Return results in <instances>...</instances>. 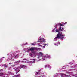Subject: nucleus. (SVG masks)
I'll list each match as a JSON object with an SVG mask.
<instances>
[{"label":"nucleus","mask_w":77,"mask_h":77,"mask_svg":"<svg viewBox=\"0 0 77 77\" xmlns=\"http://www.w3.org/2000/svg\"><path fill=\"white\" fill-rule=\"evenodd\" d=\"M32 44V45H35V44H34V43H32V44Z\"/></svg>","instance_id":"obj_14"},{"label":"nucleus","mask_w":77,"mask_h":77,"mask_svg":"<svg viewBox=\"0 0 77 77\" xmlns=\"http://www.w3.org/2000/svg\"><path fill=\"white\" fill-rule=\"evenodd\" d=\"M18 76H19V75H17V77H18Z\"/></svg>","instance_id":"obj_26"},{"label":"nucleus","mask_w":77,"mask_h":77,"mask_svg":"<svg viewBox=\"0 0 77 77\" xmlns=\"http://www.w3.org/2000/svg\"><path fill=\"white\" fill-rule=\"evenodd\" d=\"M45 44V45H46V44Z\"/></svg>","instance_id":"obj_28"},{"label":"nucleus","mask_w":77,"mask_h":77,"mask_svg":"<svg viewBox=\"0 0 77 77\" xmlns=\"http://www.w3.org/2000/svg\"><path fill=\"white\" fill-rule=\"evenodd\" d=\"M26 67V66L24 65H20V67H14L13 69H14L15 71H17L18 69H21V68H24Z\"/></svg>","instance_id":"obj_2"},{"label":"nucleus","mask_w":77,"mask_h":77,"mask_svg":"<svg viewBox=\"0 0 77 77\" xmlns=\"http://www.w3.org/2000/svg\"><path fill=\"white\" fill-rule=\"evenodd\" d=\"M30 56H31V57H33V56H32V54H30Z\"/></svg>","instance_id":"obj_13"},{"label":"nucleus","mask_w":77,"mask_h":77,"mask_svg":"<svg viewBox=\"0 0 77 77\" xmlns=\"http://www.w3.org/2000/svg\"><path fill=\"white\" fill-rule=\"evenodd\" d=\"M35 47H31L30 49H29L28 50L27 52H29V51H30V50H31V51H33V50H35Z\"/></svg>","instance_id":"obj_4"},{"label":"nucleus","mask_w":77,"mask_h":77,"mask_svg":"<svg viewBox=\"0 0 77 77\" xmlns=\"http://www.w3.org/2000/svg\"><path fill=\"white\" fill-rule=\"evenodd\" d=\"M54 44L55 45H56V44L55 43V44Z\"/></svg>","instance_id":"obj_24"},{"label":"nucleus","mask_w":77,"mask_h":77,"mask_svg":"<svg viewBox=\"0 0 77 77\" xmlns=\"http://www.w3.org/2000/svg\"><path fill=\"white\" fill-rule=\"evenodd\" d=\"M25 44H27V43H25Z\"/></svg>","instance_id":"obj_25"},{"label":"nucleus","mask_w":77,"mask_h":77,"mask_svg":"<svg viewBox=\"0 0 77 77\" xmlns=\"http://www.w3.org/2000/svg\"><path fill=\"white\" fill-rule=\"evenodd\" d=\"M31 52L32 53H33V54H35L36 53V52L34 50L31 51Z\"/></svg>","instance_id":"obj_10"},{"label":"nucleus","mask_w":77,"mask_h":77,"mask_svg":"<svg viewBox=\"0 0 77 77\" xmlns=\"http://www.w3.org/2000/svg\"><path fill=\"white\" fill-rule=\"evenodd\" d=\"M18 57V55H16L15 56V58H17Z\"/></svg>","instance_id":"obj_11"},{"label":"nucleus","mask_w":77,"mask_h":77,"mask_svg":"<svg viewBox=\"0 0 77 77\" xmlns=\"http://www.w3.org/2000/svg\"><path fill=\"white\" fill-rule=\"evenodd\" d=\"M67 22H65V23H64V24H67Z\"/></svg>","instance_id":"obj_18"},{"label":"nucleus","mask_w":77,"mask_h":77,"mask_svg":"<svg viewBox=\"0 0 77 77\" xmlns=\"http://www.w3.org/2000/svg\"><path fill=\"white\" fill-rule=\"evenodd\" d=\"M63 27H60L59 28V30L56 29L55 31L56 32H59V31H61V32H62V31H63Z\"/></svg>","instance_id":"obj_3"},{"label":"nucleus","mask_w":77,"mask_h":77,"mask_svg":"<svg viewBox=\"0 0 77 77\" xmlns=\"http://www.w3.org/2000/svg\"><path fill=\"white\" fill-rule=\"evenodd\" d=\"M38 42H42V41H41V40L38 41Z\"/></svg>","instance_id":"obj_15"},{"label":"nucleus","mask_w":77,"mask_h":77,"mask_svg":"<svg viewBox=\"0 0 77 77\" xmlns=\"http://www.w3.org/2000/svg\"><path fill=\"white\" fill-rule=\"evenodd\" d=\"M7 66H5V67H7Z\"/></svg>","instance_id":"obj_27"},{"label":"nucleus","mask_w":77,"mask_h":77,"mask_svg":"<svg viewBox=\"0 0 77 77\" xmlns=\"http://www.w3.org/2000/svg\"><path fill=\"white\" fill-rule=\"evenodd\" d=\"M32 60H34V61H35V60H36L35 59H32Z\"/></svg>","instance_id":"obj_16"},{"label":"nucleus","mask_w":77,"mask_h":77,"mask_svg":"<svg viewBox=\"0 0 77 77\" xmlns=\"http://www.w3.org/2000/svg\"><path fill=\"white\" fill-rule=\"evenodd\" d=\"M57 36L55 37L54 39V41H56L57 39H59L61 38V39H63V36L62 34L60 33V32H58V34L57 35Z\"/></svg>","instance_id":"obj_1"},{"label":"nucleus","mask_w":77,"mask_h":77,"mask_svg":"<svg viewBox=\"0 0 77 77\" xmlns=\"http://www.w3.org/2000/svg\"><path fill=\"white\" fill-rule=\"evenodd\" d=\"M35 50H41V49L40 48H35Z\"/></svg>","instance_id":"obj_7"},{"label":"nucleus","mask_w":77,"mask_h":77,"mask_svg":"<svg viewBox=\"0 0 77 77\" xmlns=\"http://www.w3.org/2000/svg\"><path fill=\"white\" fill-rule=\"evenodd\" d=\"M3 69H2L0 70V71H3Z\"/></svg>","instance_id":"obj_20"},{"label":"nucleus","mask_w":77,"mask_h":77,"mask_svg":"<svg viewBox=\"0 0 77 77\" xmlns=\"http://www.w3.org/2000/svg\"><path fill=\"white\" fill-rule=\"evenodd\" d=\"M23 60H26V59H24Z\"/></svg>","instance_id":"obj_21"},{"label":"nucleus","mask_w":77,"mask_h":77,"mask_svg":"<svg viewBox=\"0 0 77 77\" xmlns=\"http://www.w3.org/2000/svg\"><path fill=\"white\" fill-rule=\"evenodd\" d=\"M48 56V55H46V56H44V57H46L47 56Z\"/></svg>","instance_id":"obj_19"},{"label":"nucleus","mask_w":77,"mask_h":77,"mask_svg":"<svg viewBox=\"0 0 77 77\" xmlns=\"http://www.w3.org/2000/svg\"><path fill=\"white\" fill-rule=\"evenodd\" d=\"M20 62H21V61L20 60H19V61H16L14 63V64L15 65H17V63H20Z\"/></svg>","instance_id":"obj_6"},{"label":"nucleus","mask_w":77,"mask_h":77,"mask_svg":"<svg viewBox=\"0 0 77 77\" xmlns=\"http://www.w3.org/2000/svg\"><path fill=\"white\" fill-rule=\"evenodd\" d=\"M36 74H39V72H36Z\"/></svg>","instance_id":"obj_17"},{"label":"nucleus","mask_w":77,"mask_h":77,"mask_svg":"<svg viewBox=\"0 0 77 77\" xmlns=\"http://www.w3.org/2000/svg\"><path fill=\"white\" fill-rule=\"evenodd\" d=\"M38 59H39V57H38Z\"/></svg>","instance_id":"obj_23"},{"label":"nucleus","mask_w":77,"mask_h":77,"mask_svg":"<svg viewBox=\"0 0 77 77\" xmlns=\"http://www.w3.org/2000/svg\"><path fill=\"white\" fill-rule=\"evenodd\" d=\"M47 65H45V67H47Z\"/></svg>","instance_id":"obj_22"},{"label":"nucleus","mask_w":77,"mask_h":77,"mask_svg":"<svg viewBox=\"0 0 77 77\" xmlns=\"http://www.w3.org/2000/svg\"><path fill=\"white\" fill-rule=\"evenodd\" d=\"M39 54L41 56H42V55H43V54L42 52H39Z\"/></svg>","instance_id":"obj_8"},{"label":"nucleus","mask_w":77,"mask_h":77,"mask_svg":"<svg viewBox=\"0 0 77 77\" xmlns=\"http://www.w3.org/2000/svg\"><path fill=\"white\" fill-rule=\"evenodd\" d=\"M61 77H68V75H66L65 74H61Z\"/></svg>","instance_id":"obj_5"},{"label":"nucleus","mask_w":77,"mask_h":77,"mask_svg":"<svg viewBox=\"0 0 77 77\" xmlns=\"http://www.w3.org/2000/svg\"><path fill=\"white\" fill-rule=\"evenodd\" d=\"M4 74H3V73H0V75L1 77H2V76H3Z\"/></svg>","instance_id":"obj_9"},{"label":"nucleus","mask_w":77,"mask_h":77,"mask_svg":"<svg viewBox=\"0 0 77 77\" xmlns=\"http://www.w3.org/2000/svg\"><path fill=\"white\" fill-rule=\"evenodd\" d=\"M59 25L60 26H63V25L61 23H59Z\"/></svg>","instance_id":"obj_12"}]
</instances>
